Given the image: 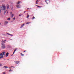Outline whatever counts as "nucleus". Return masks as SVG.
Returning a JSON list of instances; mask_svg holds the SVG:
<instances>
[{
	"mask_svg": "<svg viewBox=\"0 0 74 74\" xmlns=\"http://www.w3.org/2000/svg\"><path fill=\"white\" fill-rule=\"evenodd\" d=\"M0 8H1L2 10H4V15L6 13V14H8V12L7 11V12L6 13V12L7 11V10H5V5H3L2 6H1Z\"/></svg>",
	"mask_w": 74,
	"mask_h": 74,
	"instance_id": "1",
	"label": "nucleus"
},
{
	"mask_svg": "<svg viewBox=\"0 0 74 74\" xmlns=\"http://www.w3.org/2000/svg\"><path fill=\"white\" fill-rule=\"evenodd\" d=\"M1 42H2V43H1L2 45L1 47L2 49H4V48H5V44H3V43H5V41H4L3 40H2L1 41Z\"/></svg>",
	"mask_w": 74,
	"mask_h": 74,
	"instance_id": "2",
	"label": "nucleus"
},
{
	"mask_svg": "<svg viewBox=\"0 0 74 74\" xmlns=\"http://www.w3.org/2000/svg\"><path fill=\"white\" fill-rule=\"evenodd\" d=\"M2 56H0V59H2V58H3L4 55H5V54H4L5 53V52H2Z\"/></svg>",
	"mask_w": 74,
	"mask_h": 74,
	"instance_id": "3",
	"label": "nucleus"
},
{
	"mask_svg": "<svg viewBox=\"0 0 74 74\" xmlns=\"http://www.w3.org/2000/svg\"><path fill=\"white\" fill-rule=\"evenodd\" d=\"M45 1L46 3L47 4H48V3H50V0H46Z\"/></svg>",
	"mask_w": 74,
	"mask_h": 74,
	"instance_id": "4",
	"label": "nucleus"
},
{
	"mask_svg": "<svg viewBox=\"0 0 74 74\" xmlns=\"http://www.w3.org/2000/svg\"><path fill=\"white\" fill-rule=\"evenodd\" d=\"M15 63V64H18V63H19L20 62L19 61H14Z\"/></svg>",
	"mask_w": 74,
	"mask_h": 74,
	"instance_id": "5",
	"label": "nucleus"
},
{
	"mask_svg": "<svg viewBox=\"0 0 74 74\" xmlns=\"http://www.w3.org/2000/svg\"><path fill=\"white\" fill-rule=\"evenodd\" d=\"M21 5H17L16 6V7L17 8H21L20 7H21Z\"/></svg>",
	"mask_w": 74,
	"mask_h": 74,
	"instance_id": "6",
	"label": "nucleus"
},
{
	"mask_svg": "<svg viewBox=\"0 0 74 74\" xmlns=\"http://www.w3.org/2000/svg\"><path fill=\"white\" fill-rule=\"evenodd\" d=\"M7 9H9L10 8L8 4H7Z\"/></svg>",
	"mask_w": 74,
	"mask_h": 74,
	"instance_id": "7",
	"label": "nucleus"
},
{
	"mask_svg": "<svg viewBox=\"0 0 74 74\" xmlns=\"http://www.w3.org/2000/svg\"><path fill=\"white\" fill-rule=\"evenodd\" d=\"M25 25V24H23V25H22L20 27V28H22L23 27V26Z\"/></svg>",
	"mask_w": 74,
	"mask_h": 74,
	"instance_id": "8",
	"label": "nucleus"
},
{
	"mask_svg": "<svg viewBox=\"0 0 74 74\" xmlns=\"http://www.w3.org/2000/svg\"><path fill=\"white\" fill-rule=\"evenodd\" d=\"M8 21H5V25H7V23H8Z\"/></svg>",
	"mask_w": 74,
	"mask_h": 74,
	"instance_id": "9",
	"label": "nucleus"
},
{
	"mask_svg": "<svg viewBox=\"0 0 74 74\" xmlns=\"http://www.w3.org/2000/svg\"><path fill=\"white\" fill-rule=\"evenodd\" d=\"M8 54H9L8 53V52L6 54V57L8 56Z\"/></svg>",
	"mask_w": 74,
	"mask_h": 74,
	"instance_id": "10",
	"label": "nucleus"
},
{
	"mask_svg": "<svg viewBox=\"0 0 74 74\" xmlns=\"http://www.w3.org/2000/svg\"><path fill=\"white\" fill-rule=\"evenodd\" d=\"M16 51V49L14 50V52H13V55H14V53H15V51Z\"/></svg>",
	"mask_w": 74,
	"mask_h": 74,
	"instance_id": "11",
	"label": "nucleus"
},
{
	"mask_svg": "<svg viewBox=\"0 0 74 74\" xmlns=\"http://www.w3.org/2000/svg\"><path fill=\"white\" fill-rule=\"evenodd\" d=\"M21 3V2L18 1V2L16 3V4H19V3Z\"/></svg>",
	"mask_w": 74,
	"mask_h": 74,
	"instance_id": "12",
	"label": "nucleus"
},
{
	"mask_svg": "<svg viewBox=\"0 0 74 74\" xmlns=\"http://www.w3.org/2000/svg\"><path fill=\"white\" fill-rule=\"evenodd\" d=\"M11 16L12 18H13V17L14 16V14H11Z\"/></svg>",
	"mask_w": 74,
	"mask_h": 74,
	"instance_id": "13",
	"label": "nucleus"
},
{
	"mask_svg": "<svg viewBox=\"0 0 74 74\" xmlns=\"http://www.w3.org/2000/svg\"><path fill=\"white\" fill-rule=\"evenodd\" d=\"M38 1H36V4H38V3H37V2H38Z\"/></svg>",
	"mask_w": 74,
	"mask_h": 74,
	"instance_id": "14",
	"label": "nucleus"
},
{
	"mask_svg": "<svg viewBox=\"0 0 74 74\" xmlns=\"http://www.w3.org/2000/svg\"><path fill=\"white\" fill-rule=\"evenodd\" d=\"M32 19L33 20L34 19H36V18H35V17L33 16V17L32 18Z\"/></svg>",
	"mask_w": 74,
	"mask_h": 74,
	"instance_id": "15",
	"label": "nucleus"
},
{
	"mask_svg": "<svg viewBox=\"0 0 74 74\" xmlns=\"http://www.w3.org/2000/svg\"><path fill=\"white\" fill-rule=\"evenodd\" d=\"M21 56H24V54H23L22 53H21Z\"/></svg>",
	"mask_w": 74,
	"mask_h": 74,
	"instance_id": "16",
	"label": "nucleus"
},
{
	"mask_svg": "<svg viewBox=\"0 0 74 74\" xmlns=\"http://www.w3.org/2000/svg\"><path fill=\"white\" fill-rule=\"evenodd\" d=\"M29 23H30V22H27L26 24V25H28V24H29Z\"/></svg>",
	"mask_w": 74,
	"mask_h": 74,
	"instance_id": "17",
	"label": "nucleus"
},
{
	"mask_svg": "<svg viewBox=\"0 0 74 74\" xmlns=\"http://www.w3.org/2000/svg\"><path fill=\"white\" fill-rule=\"evenodd\" d=\"M29 17V15H28L26 17L27 18H28Z\"/></svg>",
	"mask_w": 74,
	"mask_h": 74,
	"instance_id": "18",
	"label": "nucleus"
},
{
	"mask_svg": "<svg viewBox=\"0 0 74 74\" xmlns=\"http://www.w3.org/2000/svg\"><path fill=\"white\" fill-rule=\"evenodd\" d=\"M10 18H8V21H10Z\"/></svg>",
	"mask_w": 74,
	"mask_h": 74,
	"instance_id": "19",
	"label": "nucleus"
},
{
	"mask_svg": "<svg viewBox=\"0 0 74 74\" xmlns=\"http://www.w3.org/2000/svg\"><path fill=\"white\" fill-rule=\"evenodd\" d=\"M2 55H3V53H0V56H2Z\"/></svg>",
	"mask_w": 74,
	"mask_h": 74,
	"instance_id": "20",
	"label": "nucleus"
},
{
	"mask_svg": "<svg viewBox=\"0 0 74 74\" xmlns=\"http://www.w3.org/2000/svg\"><path fill=\"white\" fill-rule=\"evenodd\" d=\"M36 5V6H37L38 7H42L41 6H39L37 5Z\"/></svg>",
	"mask_w": 74,
	"mask_h": 74,
	"instance_id": "21",
	"label": "nucleus"
},
{
	"mask_svg": "<svg viewBox=\"0 0 74 74\" xmlns=\"http://www.w3.org/2000/svg\"><path fill=\"white\" fill-rule=\"evenodd\" d=\"M9 35H10V36H13V35L12 34H9Z\"/></svg>",
	"mask_w": 74,
	"mask_h": 74,
	"instance_id": "22",
	"label": "nucleus"
},
{
	"mask_svg": "<svg viewBox=\"0 0 74 74\" xmlns=\"http://www.w3.org/2000/svg\"><path fill=\"white\" fill-rule=\"evenodd\" d=\"M4 67H5V68H8V67L6 66H4Z\"/></svg>",
	"mask_w": 74,
	"mask_h": 74,
	"instance_id": "23",
	"label": "nucleus"
},
{
	"mask_svg": "<svg viewBox=\"0 0 74 74\" xmlns=\"http://www.w3.org/2000/svg\"><path fill=\"white\" fill-rule=\"evenodd\" d=\"M12 71V70H11V69H10V70H9V71L10 72V71Z\"/></svg>",
	"mask_w": 74,
	"mask_h": 74,
	"instance_id": "24",
	"label": "nucleus"
},
{
	"mask_svg": "<svg viewBox=\"0 0 74 74\" xmlns=\"http://www.w3.org/2000/svg\"><path fill=\"white\" fill-rule=\"evenodd\" d=\"M0 66H2V64H0Z\"/></svg>",
	"mask_w": 74,
	"mask_h": 74,
	"instance_id": "25",
	"label": "nucleus"
},
{
	"mask_svg": "<svg viewBox=\"0 0 74 74\" xmlns=\"http://www.w3.org/2000/svg\"><path fill=\"white\" fill-rule=\"evenodd\" d=\"M21 14H20L19 15V16H21Z\"/></svg>",
	"mask_w": 74,
	"mask_h": 74,
	"instance_id": "26",
	"label": "nucleus"
},
{
	"mask_svg": "<svg viewBox=\"0 0 74 74\" xmlns=\"http://www.w3.org/2000/svg\"><path fill=\"white\" fill-rule=\"evenodd\" d=\"M13 19H14V20H15V17H14L13 18Z\"/></svg>",
	"mask_w": 74,
	"mask_h": 74,
	"instance_id": "27",
	"label": "nucleus"
},
{
	"mask_svg": "<svg viewBox=\"0 0 74 74\" xmlns=\"http://www.w3.org/2000/svg\"><path fill=\"white\" fill-rule=\"evenodd\" d=\"M27 52V51H26V50H25L24 51V52Z\"/></svg>",
	"mask_w": 74,
	"mask_h": 74,
	"instance_id": "28",
	"label": "nucleus"
},
{
	"mask_svg": "<svg viewBox=\"0 0 74 74\" xmlns=\"http://www.w3.org/2000/svg\"><path fill=\"white\" fill-rule=\"evenodd\" d=\"M12 14V12H10V14Z\"/></svg>",
	"mask_w": 74,
	"mask_h": 74,
	"instance_id": "29",
	"label": "nucleus"
},
{
	"mask_svg": "<svg viewBox=\"0 0 74 74\" xmlns=\"http://www.w3.org/2000/svg\"><path fill=\"white\" fill-rule=\"evenodd\" d=\"M6 34H8V35H9V34H8V33H6Z\"/></svg>",
	"mask_w": 74,
	"mask_h": 74,
	"instance_id": "30",
	"label": "nucleus"
},
{
	"mask_svg": "<svg viewBox=\"0 0 74 74\" xmlns=\"http://www.w3.org/2000/svg\"><path fill=\"white\" fill-rule=\"evenodd\" d=\"M7 47H8V48H9V47H10V46H8Z\"/></svg>",
	"mask_w": 74,
	"mask_h": 74,
	"instance_id": "31",
	"label": "nucleus"
},
{
	"mask_svg": "<svg viewBox=\"0 0 74 74\" xmlns=\"http://www.w3.org/2000/svg\"><path fill=\"white\" fill-rule=\"evenodd\" d=\"M25 12H26V11H25L24 12V13L25 14Z\"/></svg>",
	"mask_w": 74,
	"mask_h": 74,
	"instance_id": "32",
	"label": "nucleus"
},
{
	"mask_svg": "<svg viewBox=\"0 0 74 74\" xmlns=\"http://www.w3.org/2000/svg\"><path fill=\"white\" fill-rule=\"evenodd\" d=\"M1 10L0 9V13H1Z\"/></svg>",
	"mask_w": 74,
	"mask_h": 74,
	"instance_id": "33",
	"label": "nucleus"
},
{
	"mask_svg": "<svg viewBox=\"0 0 74 74\" xmlns=\"http://www.w3.org/2000/svg\"><path fill=\"white\" fill-rule=\"evenodd\" d=\"M11 67H13V68H14V67L12 66Z\"/></svg>",
	"mask_w": 74,
	"mask_h": 74,
	"instance_id": "34",
	"label": "nucleus"
},
{
	"mask_svg": "<svg viewBox=\"0 0 74 74\" xmlns=\"http://www.w3.org/2000/svg\"><path fill=\"white\" fill-rule=\"evenodd\" d=\"M10 60V59H8L7 60Z\"/></svg>",
	"mask_w": 74,
	"mask_h": 74,
	"instance_id": "35",
	"label": "nucleus"
},
{
	"mask_svg": "<svg viewBox=\"0 0 74 74\" xmlns=\"http://www.w3.org/2000/svg\"><path fill=\"white\" fill-rule=\"evenodd\" d=\"M3 74H5V73L4 72H3Z\"/></svg>",
	"mask_w": 74,
	"mask_h": 74,
	"instance_id": "36",
	"label": "nucleus"
},
{
	"mask_svg": "<svg viewBox=\"0 0 74 74\" xmlns=\"http://www.w3.org/2000/svg\"><path fill=\"white\" fill-rule=\"evenodd\" d=\"M29 8H27V10H29Z\"/></svg>",
	"mask_w": 74,
	"mask_h": 74,
	"instance_id": "37",
	"label": "nucleus"
},
{
	"mask_svg": "<svg viewBox=\"0 0 74 74\" xmlns=\"http://www.w3.org/2000/svg\"><path fill=\"white\" fill-rule=\"evenodd\" d=\"M4 41H6V40H5Z\"/></svg>",
	"mask_w": 74,
	"mask_h": 74,
	"instance_id": "38",
	"label": "nucleus"
},
{
	"mask_svg": "<svg viewBox=\"0 0 74 74\" xmlns=\"http://www.w3.org/2000/svg\"><path fill=\"white\" fill-rule=\"evenodd\" d=\"M37 1H38V0H36Z\"/></svg>",
	"mask_w": 74,
	"mask_h": 74,
	"instance_id": "39",
	"label": "nucleus"
},
{
	"mask_svg": "<svg viewBox=\"0 0 74 74\" xmlns=\"http://www.w3.org/2000/svg\"><path fill=\"white\" fill-rule=\"evenodd\" d=\"M27 14V15H28V14Z\"/></svg>",
	"mask_w": 74,
	"mask_h": 74,
	"instance_id": "40",
	"label": "nucleus"
}]
</instances>
